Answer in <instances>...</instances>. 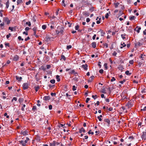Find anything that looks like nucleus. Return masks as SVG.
<instances>
[{
	"label": "nucleus",
	"instance_id": "1",
	"mask_svg": "<svg viewBox=\"0 0 146 146\" xmlns=\"http://www.w3.org/2000/svg\"><path fill=\"white\" fill-rule=\"evenodd\" d=\"M29 139L28 137H26V139L25 140H21L19 141V142L23 146H25L26 145V143L29 140Z\"/></svg>",
	"mask_w": 146,
	"mask_h": 146
},
{
	"label": "nucleus",
	"instance_id": "2",
	"mask_svg": "<svg viewBox=\"0 0 146 146\" xmlns=\"http://www.w3.org/2000/svg\"><path fill=\"white\" fill-rule=\"evenodd\" d=\"M29 84L27 83H24L23 85V88L24 90L27 89L29 87Z\"/></svg>",
	"mask_w": 146,
	"mask_h": 146
},
{
	"label": "nucleus",
	"instance_id": "3",
	"mask_svg": "<svg viewBox=\"0 0 146 146\" xmlns=\"http://www.w3.org/2000/svg\"><path fill=\"white\" fill-rule=\"evenodd\" d=\"M3 21L6 22L7 25H9L10 23V20L7 17H5L4 18Z\"/></svg>",
	"mask_w": 146,
	"mask_h": 146
},
{
	"label": "nucleus",
	"instance_id": "4",
	"mask_svg": "<svg viewBox=\"0 0 146 146\" xmlns=\"http://www.w3.org/2000/svg\"><path fill=\"white\" fill-rule=\"evenodd\" d=\"M143 45V44L139 42H137L135 44V46L136 48L140 46Z\"/></svg>",
	"mask_w": 146,
	"mask_h": 146
},
{
	"label": "nucleus",
	"instance_id": "5",
	"mask_svg": "<svg viewBox=\"0 0 146 146\" xmlns=\"http://www.w3.org/2000/svg\"><path fill=\"white\" fill-rule=\"evenodd\" d=\"M141 137L143 140H145L146 138V132H143L142 134L141 135Z\"/></svg>",
	"mask_w": 146,
	"mask_h": 146
},
{
	"label": "nucleus",
	"instance_id": "6",
	"mask_svg": "<svg viewBox=\"0 0 146 146\" xmlns=\"http://www.w3.org/2000/svg\"><path fill=\"white\" fill-rule=\"evenodd\" d=\"M28 131L25 130V131H21V133L23 135H28Z\"/></svg>",
	"mask_w": 146,
	"mask_h": 146
},
{
	"label": "nucleus",
	"instance_id": "7",
	"mask_svg": "<svg viewBox=\"0 0 146 146\" xmlns=\"http://www.w3.org/2000/svg\"><path fill=\"white\" fill-rule=\"evenodd\" d=\"M88 65L87 64H83L82 66V68H83L85 70H88Z\"/></svg>",
	"mask_w": 146,
	"mask_h": 146
},
{
	"label": "nucleus",
	"instance_id": "8",
	"mask_svg": "<svg viewBox=\"0 0 146 146\" xmlns=\"http://www.w3.org/2000/svg\"><path fill=\"white\" fill-rule=\"evenodd\" d=\"M133 105L131 103L129 102L126 104V106L129 109L133 106Z\"/></svg>",
	"mask_w": 146,
	"mask_h": 146
},
{
	"label": "nucleus",
	"instance_id": "9",
	"mask_svg": "<svg viewBox=\"0 0 146 146\" xmlns=\"http://www.w3.org/2000/svg\"><path fill=\"white\" fill-rule=\"evenodd\" d=\"M141 29V27L137 26L136 27V28L134 29V30L136 31L138 33H139L140 32V30Z\"/></svg>",
	"mask_w": 146,
	"mask_h": 146
},
{
	"label": "nucleus",
	"instance_id": "10",
	"mask_svg": "<svg viewBox=\"0 0 146 146\" xmlns=\"http://www.w3.org/2000/svg\"><path fill=\"white\" fill-rule=\"evenodd\" d=\"M83 15L87 17L89 15V14L86 11H84L83 13Z\"/></svg>",
	"mask_w": 146,
	"mask_h": 146
},
{
	"label": "nucleus",
	"instance_id": "11",
	"mask_svg": "<svg viewBox=\"0 0 146 146\" xmlns=\"http://www.w3.org/2000/svg\"><path fill=\"white\" fill-rule=\"evenodd\" d=\"M91 45L93 48H95L96 46V43L95 42H93L92 43Z\"/></svg>",
	"mask_w": 146,
	"mask_h": 146
},
{
	"label": "nucleus",
	"instance_id": "12",
	"mask_svg": "<svg viewBox=\"0 0 146 146\" xmlns=\"http://www.w3.org/2000/svg\"><path fill=\"white\" fill-rule=\"evenodd\" d=\"M19 59V57L17 55H16L14 57L13 60L17 61Z\"/></svg>",
	"mask_w": 146,
	"mask_h": 146
},
{
	"label": "nucleus",
	"instance_id": "13",
	"mask_svg": "<svg viewBox=\"0 0 146 146\" xmlns=\"http://www.w3.org/2000/svg\"><path fill=\"white\" fill-rule=\"evenodd\" d=\"M15 77L16 79L18 81H21V79H22V77H19L17 76H16Z\"/></svg>",
	"mask_w": 146,
	"mask_h": 146
},
{
	"label": "nucleus",
	"instance_id": "14",
	"mask_svg": "<svg viewBox=\"0 0 146 146\" xmlns=\"http://www.w3.org/2000/svg\"><path fill=\"white\" fill-rule=\"evenodd\" d=\"M82 132L84 133H85L86 132V131L85 129L83 127H82L81 129H80L79 130V132L80 133H81Z\"/></svg>",
	"mask_w": 146,
	"mask_h": 146
},
{
	"label": "nucleus",
	"instance_id": "15",
	"mask_svg": "<svg viewBox=\"0 0 146 146\" xmlns=\"http://www.w3.org/2000/svg\"><path fill=\"white\" fill-rule=\"evenodd\" d=\"M121 46L120 47L121 48H122L123 47H125L126 46V44L125 43L123 42H122L121 43Z\"/></svg>",
	"mask_w": 146,
	"mask_h": 146
},
{
	"label": "nucleus",
	"instance_id": "16",
	"mask_svg": "<svg viewBox=\"0 0 146 146\" xmlns=\"http://www.w3.org/2000/svg\"><path fill=\"white\" fill-rule=\"evenodd\" d=\"M56 143V141H54L52 143L50 144V146H55Z\"/></svg>",
	"mask_w": 146,
	"mask_h": 146
},
{
	"label": "nucleus",
	"instance_id": "17",
	"mask_svg": "<svg viewBox=\"0 0 146 146\" xmlns=\"http://www.w3.org/2000/svg\"><path fill=\"white\" fill-rule=\"evenodd\" d=\"M50 98L49 96H45L43 98L44 100H50Z\"/></svg>",
	"mask_w": 146,
	"mask_h": 146
},
{
	"label": "nucleus",
	"instance_id": "18",
	"mask_svg": "<svg viewBox=\"0 0 146 146\" xmlns=\"http://www.w3.org/2000/svg\"><path fill=\"white\" fill-rule=\"evenodd\" d=\"M77 74V73L75 72L74 70H72L71 72H69V74Z\"/></svg>",
	"mask_w": 146,
	"mask_h": 146
},
{
	"label": "nucleus",
	"instance_id": "19",
	"mask_svg": "<svg viewBox=\"0 0 146 146\" xmlns=\"http://www.w3.org/2000/svg\"><path fill=\"white\" fill-rule=\"evenodd\" d=\"M127 36L126 35L125 33H124L123 34H122L121 35V38H123V39H125V36Z\"/></svg>",
	"mask_w": 146,
	"mask_h": 146
},
{
	"label": "nucleus",
	"instance_id": "20",
	"mask_svg": "<svg viewBox=\"0 0 146 146\" xmlns=\"http://www.w3.org/2000/svg\"><path fill=\"white\" fill-rule=\"evenodd\" d=\"M145 55H143V54H141V56L140 58H141V60H144L145 59Z\"/></svg>",
	"mask_w": 146,
	"mask_h": 146
},
{
	"label": "nucleus",
	"instance_id": "21",
	"mask_svg": "<svg viewBox=\"0 0 146 146\" xmlns=\"http://www.w3.org/2000/svg\"><path fill=\"white\" fill-rule=\"evenodd\" d=\"M105 121L107 123L108 125H109L110 123V121L108 119H105Z\"/></svg>",
	"mask_w": 146,
	"mask_h": 146
},
{
	"label": "nucleus",
	"instance_id": "22",
	"mask_svg": "<svg viewBox=\"0 0 146 146\" xmlns=\"http://www.w3.org/2000/svg\"><path fill=\"white\" fill-rule=\"evenodd\" d=\"M61 58L60 59V60H62L63 59V60H64V61L66 59V58L64 55H61Z\"/></svg>",
	"mask_w": 146,
	"mask_h": 146
},
{
	"label": "nucleus",
	"instance_id": "23",
	"mask_svg": "<svg viewBox=\"0 0 146 146\" xmlns=\"http://www.w3.org/2000/svg\"><path fill=\"white\" fill-rule=\"evenodd\" d=\"M94 77L93 76H91L89 79V81L90 82L92 81V80L94 79Z\"/></svg>",
	"mask_w": 146,
	"mask_h": 146
},
{
	"label": "nucleus",
	"instance_id": "24",
	"mask_svg": "<svg viewBox=\"0 0 146 146\" xmlns=\"http://www.w3.org/2000/svg\"><path fill=\"white\" fill-rule=\"evenodd\" d=\"M4 23L3 22L2 23H1V24H0L1 28V29H3L4 27H3V26H4Z\"/></svg>",
	"mask_w": 146,
	"mask_h": 146
},
{
	"label": "nucleus",
	"instance_id": "25",
	"mask_svg": "<svg viewBox=\"0 0 146 146\" xmlns=\"http://www.w3.org/2000/svg\"><path fill=\"white\" fill-rule=\"evenodd\" d=\"M135 18V17L134 16H131L129 17V19L131 20H133Z\"/></svg>",
	"mask_w": 146,
	"mask_h": 146
},
{
	"label": "nucleus",
	"instance_id": "26",
	"mask_svg": "<svg viewBox=\"0 0 146 146\" xmlns=\"http://www.w3.org/2000/svg\"><path fill=\"white\" fill-rule=\"evenodd\" d=\"M17 5H19L22 3V0H17Z\"/></svg>",
	"mask_w": 146,
	"mask_h": 146
},
{
	"label": "nucleus",
	"instance_id": "27",
	"mask_svg": "<svg viewBox=\"0 0 146 146\" xmlns=\"http://www.w3.org/2000/svg\"><path fill=\"white\" fill-rule=\"evenodd\" d=\"M36 106H34L32 108V110L34 111H36Z\"/></svg>",
	"mask_w": 146,
	"mask_h": 146
},
{
	"label": "nucleus",
	"instance_id": "28",
	"mask_svg": "<svg viewBox=\"0 0 146 146\" xmlns=\"http://www.w3.org/2000/svg\"><path fill=\"white\" fill-rule=\"evenodd\" d=\"M60 76H59L57 75L56 76V79L58 82H59L60 81V79L59 78Z\"/></svg>",
	"mask_w": 146,
	"mask_h": 146
},
{
	"label": "nucleus",
	"instance_id": "29",
	"mask_svg": "<svg viewBox=\"0 0 146 146\" xmlns=\"http://www.w3.org/2000/svg\"><path fill=\"white\" fill-rule=\"evenodd\" d=\"M26 24L28 25L29 27H30L31 25V24L30 21L27 22L26 23Z\"/></svg>",
	"mask_w": 146,
	"mask_h": 146
},
{
	"label": "nucleus",
	"instance_id": "30",
	"mask_svg": "<svg viewBox=\"0 0 146 146\" xmlns=\"http://www.w3.org/2000/svg\"><path fill=\"white\" fill-rule=\"evenodd\" d=\"M125 74L127 75H130L131 73H130L129 71L127 70L125 72Z\"/></svg>",
	"mask_w": 146,
	"mask_h": 146
},
{
	"label": "nucleus",
	"instance_id": "31",
	"mask_svg": "<svg viewBox=\"0 0 146 146\" xmlns=\"http://www.w3.org/2000/svg\"><path fill=\"white\" fill-rule=\"evenodd\" d=\"M6 7L7 8H8L9 7V1H7L6 3Z\"/></svg>",
	"mask_w": 146,
	"mask_h": 146
},
{
	"label": "nucleus",
	"instance_id": "32",
	"mask_svg": "<svg viewBox=\"0 0 146 146\" xmlns=\"http://www.w3.org/2000/svg\"><path fill=\"white\" fill-rule=\"evenodd\" d=\"M101 35L102 36H104V35L105 34V32H104V31L102 30L101 31Z\"/></svg>",
	"mask_w": 146,
	"mask_h": 146
},
{
	"label": "nucleus",
	"instance_id": "33",
	"mask_svg": "<svg viewBox=\"0 0 146 146\" xmlns=\"http://www.w3.org/2000/svg\"><path fill=\"white\" fill-rule=\"evenodd\" d=\"M119 3L118 2H117L116 3H115L114 5H115V8H117L118 6V5H119Z\"/></svg>",
	"mask_w": 146,
	"mask_h": 146
},
{
	"label": "nucleus",
	"instance_id": "34",
	"mask_svg": "<svg viewBox=\"0 0 146 146\" xmlns=\"http://www.w3.org/2000/svg\"><path fill=\"white\" fill-rule=\"evenodd\" d=\"M50 82L51 83L53 84L55 82V80L54 79H52L50 80Z\"/></svg>",
	"mask_w": 146,
	"mask_h": 146
},
{
	"label": "nucleus",
	"instance_id": "35",
	"mask_svg": "<svg viewBox=\"0 0 146 146\" xmlns=\"http://www.w3.org/2000/svg\"><path fill=\"white\" fill-rule=\"evenodd\" d=\"M72 46L71 45H69L67 46L66 48L68 50H69V49L71 48Z\"/></svg>",
	"mask_w": 146,
	"mask_h": 146
},
{
	"label": "nucleus",
	"instance_id": "36",
	"mask_svg": "<svg viewBox=\"0 0 146 146\" xmlns=\"http://www.w3.org/2000/svg\"><path fill=\"white\" fill-rule=\"evenodd\" d=\"M46 26L45 25H43L42 26V28L43 30H45L46 29Z\"/></svg>",
	"mask_w": 146,
	"mask_h": 146
},
{
	"label": "nucleus",
	"instance_id": "37",
	"mask_svg": "<svg viewBox=\"0 0 146 146\" xmlns=\"http://www.w3.org/2000/svg\"><path fill=\"white\" fill-rule=\"evenodd\" d=\"M88 133L89 134H91L93 135L94 134V132L91 131V130H90L88 132Z\"/></svg>",
	"mask_w": 146,
	"mask_h": 146
},
{
	"label": "nucleus",
	"instance_id": "38",
	"mask_svg": "<svg viewBox=\"0 0 146 146\" xmlns=\"http://www.w3.org/2000/svg\"><path fill=\"white\" fill-rule=\"evenodd\" d=\"M39 86H37V87H35V90L36 92H37L38 89H39Z\"/></svg>",
	"mask_w": 146,
	"mask_h": 146
},
{
	"label": "nucleus",
	"instance_id": "39",
	"mask_svg": "<svg viewBox=\"0 0 146 146\" xmlns=\"http://www.w3.org/2000/svg\"><path fill=\"white\" fill-rule=\"evenodd\" d=\"M23 101V99L22 98H20L19 100V103H21Z\"/></svg>",
	"mask_w": 146,
	"mask_h": 146
},
{
	"label": "nucleus",
	"instance_id": "40",
	"mask_svg": "<svg viewBox=\"0 0 146 146\" xmlns=\"http://www.w3.org/2000/svg\"><path fill=\"white\" fill-rule=\"evenodd\" d=\"M31 2V0H29L28 2H27L26 3V4L27 5H28L29 4H30Z\"/></svg>",
	"mask_w": 146,
	"mask_h": 146
},
{
	"label": "nucleus",
	"instance_id": "41",
	"mask_svg": "<svg viewBox=\"0 0 146 146\" xmlns=\"http://www.w3.org/2000/svg\"><path fill=\"white\" fill-rule=\"evenodd\" d=\"M92 97L94 100H95L97 98V95H92Z\"/></svg>",
	"mask_w": 146,
	"mask_h": 146
},
{
	"label": "nucleus",
	"instance_id": "42",
	"mask_svg": "<svg viewBox=\"0 0 146 146\" xmlns=\"http://www.w3.org/2000/svg\"><path fill=\"white\" fill-rule=\"evenodd\" d=\"M79 28V26L78 25H77L75 27V29L76 30H78Z\"/></svg>",
	"mask_w": 146,
	"mask_h": 146
},
{
	"label": "nucleus",
	"instance_id": "43",
	"mask_svg": "<svg viewBox=\"0 0 146 146\" xmlns=\"http://www.w3.org/2000/svg\"><path fill=\"white\" fill-rule=\"evenodd\" d=\"M109 16V14L108 13H107L105 15V17L106 18H108Z\"/></svg>",
	"mask_w": 146,
	"mask_h": 146
},
{
	"label": "nucleus",
	"instance_id": "44",
	"mask_svg": "<svg viewBox=\"0 0 146 146\" xmlns=\"http://www.w3.org/2000/svg\"><path fill=\"white\" fill-rule=\"evenodd\" d=\"M26 106L25 104H23V107L21 108V110L23 111H24V108Z\"/></svg>",
	"mask_w": 146,
	"mask_h": 146
},
{
	"label": "nucleus",
	"instance_id": "45",
	"mask_svg": "<svg viewBox=\"0 0 146 146\" xmlns=\"http://www.w3.org/2000/svg\"><path fill=\"white\" fill-rule=\"evenodd\" d=\"M11 34L10 33H9L8 35H7L6 36V37L7 39H8L10 36H11Z\"/></svg>",
	"mask_w": 146,
	"mask_h": 146
},
{
	"label": "nucleus",
	"instance_id": "46",
	"mask_svg": "<svg viewBox=\"0 0 146 146\" xmlns=\"http://www.w3.org/2000/svg\"><path fill=\"white\" fill-rule=\"evenodd\" d=\"M103 72H104V70L102 69L100 70L99 71V73L101 74H102L103 73Z\"/></svg>",
	"mask_w": 146,
	"mask_h": 146
},
{
	"label": "nucleus",
	"instance_id": "47",
	"mask_svg": "<svg viewBox=\"0 0 146 146\" xmlns=\"http://www.w3.org/2000/svg\"><path fill=\"white\" fill-rule=\"evenodd\" d=\"M104 66L105 68H106V69H107L108 66H107V64L106 63H105L104 64Z\"/></svg>",
	"mask_w": 146,
	"mask_h": 146
},
{
	"label": "nucleus",
	"instance_id": "48",
	"mask_svg": "<svg viewBox=\"0 0 146 146\" xmlns=\"http://www.w3.org/2000/svg\"><path fill=\"white\" fill-rule=\"evenodd\" d=\"M104 47H105L106 48L108 47V44L106 43L104 44Z\"/></svg>",
	"mask_w": 146,
	"mask_h": 146
},
{
	"label": "nucleus",
	"instance_id": "49",
	"mask_svg": "<svg viewBox=\"0 0 146 146\" xmlns=\"http://www.w3.org/2000/svg\"><path fill=\"white\" fill-rule=\"evenodd\" d=\"M133 62L134 61L133 60H130L129 61V63L131 64H133Z\"/></svg>",
	"mask_w": 146,
	"mask_h": 146
},
{
	"label": "nucleus",
	"instance_id": "50",
	"mask_svg": "<svg viewBox=\"0 0 146 146\" xmlns=\"http://www.w3.org/2000/svg\"><path fill=\"white\" fill-rule=\"evenodd\" d=\"M117 54V53L115 51H114L112 54V55L113 56H116Z\"/></svg>",
	"mask_w": 146,
	"mask_h": 146
},
{
	"label": "nucleus",
	"instance_id": "51",
	"mask_svg": "<svg viewBox=\"0 0 146 146\" xmlns=\"http://www.w3.org/2000/svg\"><path fill=\"white\" fill-rule=\"evenodd\" d=\"M101 19V18H99V20H98L96 21V23H97V24H100V20Z\"/></svg>",
	"mask_w": 146,
	"mask_h": 146
},
{
	"label": "nucleus",
	"instance_id": "52",
	"mask_svg": "<svg viewBox=\"0 0 146 146\" xmlns=\"http://www.w3.org/2000/svg\"><path fill=\"white\" fill-rule=\"evenodd\" d=\"M125 82V79H124L123 81H120L119 82L121 83V84H123L124 82Z\"/></svg>",
	"mask_w": 146,
	"mask_h": 146
},
{
	"label": "nucleus",
	"instance_id": "53",
	"mask_svg": "<svg viewBox=\"0 0 146 146\" xmlns=\"http://www.w3.org/2000/svg\"><path fill=\"white\" fill-rule=\"evenodd\" d=\"M5 46L6 47L8 46V47H9L10 46L9 44L8 43H5Z\"/></svg>",
	"mask_w": 146,
	"mask_h": 146
},
{
	"label": "nucleus",
	"instance_id": "54",
	"mask_svg": "<svg viewBox=\"0 0 146 146\" xmlns=\"http://www.w3.org/2000/svg\"><path fill=\"white\" fill-rule=\"evenodd\" d=\"M13 100H14L15 101H17V98H16V97H14L13 98V99H12V100H11L12 102H13Z\"/></svg>",
	"mask_w": 146,
	"mask_h": 146
},
{
	"label": "nucleus",
	"instance_id": "55",
	"mask_svg": "<svg viewBox=\"0 0 146 146\" xmlns=\"http://www.w3.org/2000/svg\"><path fill=\"white\" fill-rule=\"evenodd\" d=\"M41 69L42 70H43L44 71L46 70V68L43 66H42L41 67Z\"/></svg>",
	"mask_w": 146,
	"mask_h": 146
},
{
	"label": "nucleus",
	"instance_id": "56",
	"mask_svg": "<svg viewBox=\"0 0 146 146\" xmlns=\"http://www.w3.org/2000/svg\"><path fill=\"white\" fill-rule=\"evenodd\" d=\"M90 100V98H87L86 100V103H87Z\"/></svg>",
	"mask_w": 146,
	"mask_h": 146
},
{
	"label": "nucleus",
	"instance_id": "57",
	"mask_svg": "<svg viewBox=\"0 0 146 146\" xmlns=\"http://www.w3.org/2000/svg\"><path fill=\"white\" fill-rule=\"evenodd\" d=\"M76 90V88L75 86H72V90L73 91H75Z\"/></svg>",
	"mask_w": 146,
	"mask_h": 146
},
{
	"label": "nucleus",
	"instance_id": "58",
	"mask_svg": "<svg viewBox=\"0 0 146 146\" xmlns=\"http://www.w3.org/2000/svg\"><path fill=\"white\" fill-rule=\"evenodd\" d=\"M25 29L26 31H27L30 29V28L28 27H27L25 28Z\"/></svg>",
	"mask_w": 146,
	"mask_h": 146
},
{
	"label": "nucleus",
	"instance_id": "59",
	"mask_svg": "<svg viewBox=\"0 0 146 146\" xmlns=\"http://www.w3.org/2000/svg\"><path fill=\"white\" fill-rule=\"evenodd\" d=\"M51 67V66L50 65H46V68L47 69L50 68Z\"/></svg>",
	"mask_w": 146,
	"mask_h": 146
},
{
	"label": "nucleus",
	"instance_id": "60",
	"mask_svg": "<svg viewBox=\"0 0 146 146\" xmlns=\"http://www.w3.org/2000/svg\"><path fill=\"white\" fill-rule=\"evenodd\" d=\"M37 28L36 27H35L33 28V31L34 32L36 31L37 30Z\"/></svg>",
	"mask_w": 146,
	"mask_h": 146
},
{
	"label": "nucleus",
	"instance_id": "61",
	"mask_svg": "<svg viewBox=\"0 0 146 146\" xmlns=\"http://www.w3.org/2000/svg\"><path fill=\"white\" fill-rule=\"evenodd\" d=\"M18 39L19 40H21L22 41H23V38H21V36H19L18 37Z\"/></svg>",
	"mask_w": 146,
	"mask_h": 146
},
{
	"label": "nucleus",
	"instance_id": "62",
	"mask_svg": "<svg viewBox=\"0 0 146 146\" xmlns=\"http://www.w3.org/2000/svg\"><path fill=\"white\" fill-rule=\"evenodd\" d=\"M145 89L144 88L143 90L141 91V93L142 94H144L146 92L145 91Z\"/></svg>",
	"mask_w": 146,
	"mask_h": 146
},
{
	"label": "nucleus",
	"instance_id": "63",
	"mask_svg": "<svg viewBox=\"0 0 146 146\" xmlns=\"http://www.w3.org/2000/svg\"><path fill=\"white\" fill-rule=\"evenodd\" d=\"M48 108H49V110H51L52 109V105H49V107H48Z\"/></svg>",
	"mask_w": 146,
	"mask_h": 146
},
{
	"label": "nucleus",
	"instance_id": "64",
	"mask_svg": "<svg viewBox=\"0 0 146 146\" xmlns=\"http://www.w3.org/2000/svg\"><path fill=\"white\" fill-rule=\"evenodd\" d=\"M141 110H143L144 111H146V106L144 107L143 109H141Z\"/></svg>",
	"mask_w": 146,
	"mask_h": 146
}]
</instances>
